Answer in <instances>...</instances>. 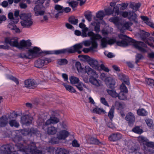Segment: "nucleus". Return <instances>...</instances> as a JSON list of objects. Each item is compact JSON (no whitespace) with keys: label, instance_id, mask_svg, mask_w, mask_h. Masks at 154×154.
Segmentation results:
<instances>
[{"label":"nucleus","instance_id":"nucleus-1","mask_svg":"<svg viewBox=\"0 0 154 154\" xmlns=\"http://www.w3.org/2000/svg\"><path fill=\"white\" fill-rule=\"evenodd\" d=\"M26 53H21L18 54V56L20 58L30 59L38 57L44 54H59L64 53H77L80 54L82 53L81 49H65L54 51H42L41 49H27Z\"/></svg>","mask_w":154,"mask_h":154},{"label":"nucleus","instance_id":"nucleus-2","mask_svg":"<svg viewBox=\"0 0 154 154\" xmlns=\"http://www.w3.org/2000/svg\"><path fill=\"white\" fill-rule=\"evenodd\" d=\"M118 36L119 38L122 39V41L117 40L116 37L110 38L108 40H107L105 37L103 38L101 40V46L103 48H105L108 45H111L116 43L118 46L121 47H125L128 45V42H132L133 45L136 47L138 46V45H139V42L136 41L132 38L126 35L120 34H119Z\"/></svg>","mask_w":154,"mask_h":154},{"label":"nucleus","instance_id":"nucleus-3","mask_svg":"<svg viewBox=\"0 0 154 154\" xmlns=\"http://www.w3.org/2000/svg\"><path fill=\"white\" fill-rule=\"evenodd\" d=\"M149 35L150 34L149 33L143 31V32L140 35V38L144 42H145L146 44H145L143 42L140 41H136L134 39V40L136 41L139 42V43H140V44L139 43V45H138V47H135L133 45V43L132 42H128V45L129 44H131L135 48H143V47H146V44H147L150 47H153V44L151 42L150 43L148 41L147 39V38L149 36Z\"/></svg>","mask_w":154,"mask_h":154},{"label":"nucleus","instance_id":"nucleus-4","mask_svg":"<svg viewBox=\"0 0 154 154\" xmlns=\"http://www.w3.org/2000/svg\"><path fill=\"white\" fill-rule=\"evenodd\" d=\"M83 45L85 47H88L91 45V47L89 48H97L98 44L95 40H86L81 43L76 44L69 48H82Z\"/></svg>","mask_w":154,"mask_h":154},{"label":"nucleus","instance_id":"nucleus-5","mask_svg":"<svg viewBox=\"0 0 154 154\" xmlns=\"http://www.w3.org/2000/svg\"><path fill=\"white\" fill-rule=\"evenodd\" d=\"M20 18L22 20L21 23L22 26L29 27L33 24V21L30 14L23 13L20 15Z\"/></svg>","mask_w":154,"mask_h":154},{"label":"nucleus","instance_id":"nucleus-6","mask_svg":"<svg viewBox=\"0 0 154 154\" xmlns=\"http://www.w3.org/2000/svg\"><path fill=\"white\" fill-rule=\"evenodd\" d=\"M5 43L8 44L11 46L19 48V43L18 38L17 37H6L5 38Z\"/></svg>","mask_w":154,"mask_h":154},{"label":"nucleus","instance_id":"nucleus-7","mask_svg":"<svg viewBox=\"0 0 154 154\" xmlns=\"http://www.w3.org/2000/svg\"><path fill=\"white\" fill-rule=\"evenodd\" d=\"M37 149L36 145L34 142H31L27 146H26L24 147L23 146H22L20 149V151L24 152L27 154H30L32 152Z\"/></svg>","mask_w":154,"mask_h":154},{"label":"nucleus","instance_id":"nucleus-8","mask_svg":"<svg viewBox=\"0 0 154 154\" xmlns=\"http://www.w3.org/2000/svg\"><path fill=\"white\" fill-rule=\"evenodd\" d=\"M15 151L14 146L11 144L2 146L0 149V154H10Z\"/></svg>","mask_w":154,"mask_h":154},{"label":"nucleus","instance_id":"nucleus-9","mask_svg":"<svg viewBox=\"0 0 154 154\" xmlns=\"http://www.w3.org/2000/svg\"><path fill=\"white\" fill-rule=\"evenodd\" d=\"M17 116V113L14 112L10 113L8 116V118L9 119V123L10 125L11 126H14L18 127L19 126V123L14 119H12L16 117Z\"/></svg>","mask_w":154,"mask_h":154},{"label":"nucleus","instance_id":"nucleus-10","mask_svg":"<svg viewBox=\"0 0 154 154\" xmlns=\"http://www.w3.org/2000/svg\"><path fill=\"white\" fill-rule=\"evenodd\" d=\"M51 61L50 58H45L44 59H38L35 63V66L38 68H41L45 65L47 64Z\"/></svg>","mask_w":154,"mask_h":154},{"label":"nucleus","instance_id":"nucleus-11","mask_svg":"<svg viewBox=\"0 0 154 154\" xmlns=\"http://www.w3.org/2000/svg\"><path fill=\"white\" fill-rule=\"evenodd\" d=\"M133 23L131 22L128 21L123 23H121L120 26H119V29L121 32H124L126 30H128L131 31V26H132Z\"/></svg>","mask_w":154,"mask_h":154},{"label":"nucleus","instance_id":"nucleus-12","mask_svg":"<svg viewBox=\"0 0 154 154\" xmlns=\"http://www.w3.org/2000/svg\"><path fill=\"white\" fill-rule=\"evenodd\" d=\"M59 122V119L58 118L54 116L50 117V118L44 123L43 128L44 129L46 126L55 124Z\"/></svg>","mask_w":154,"mask_h":154},{"label":"nucleus","instance_id":"nucleus-13","mask_svg":"<svg viewBox=\"0 0 154 154\" xmlns=\"http://www.w3.org/2000/svg\"><path fill=\"white\" fill-rule=\"evenodd\" d=\"M24 86L28 88H34L37 86V83L33 79H28L24 82Z\"/></svg>","mask_w":154,"mask_h":154},{"label":"nucleus","instance_id":"nucleus-14","mask_svg":"<svg viewBox=\"0 0 154 154\" xmlns=\"http://www.w3.org/2000/svg\"><path fill=\"white\" fill-rule=\"evenodd\" d=\"M33 119L29 115H24L21 117V122L23 124L28 125L32 123Z\"/></svg>","mask_w":154,"mask_h":154},{"label":"nucleus","instance_id":"nucleus-15","mask_svg":"<svg viewBox=\"0 0 154 154\" xmlns=\"http://www.w3.org/2000/svg\"><path fill=\"white\" fill-rule=\"evenodd\" d=\"M87 61L89 64L92 67L96 69H98L100 65L98 63V61L96 60L91 58L88 56H86Z\"/></svg>","mask_w":154,"mask_h":154},{"label":"nucleus","instance_id":"nucleus-16","mask_svg":"<svg viewBox=\"0 0 154 154\" xmlns=\"http://www.w3.org/2000/svg\"><path fill=\"white\" fill-rule=\"evenodd\" d=\"M105 82L107 86L111 88L114 87L116 84L115 79L111 77H106L105 80Z\"/></svg>","mask_w":154,"mask_h":154},{"label":"nucleus","instance_id":"nucleus-17","mask_svg":"<svg viewBox=\"0 0 154 154\" xmlns=\"http://www.w3.org/2000/svg\"><path fill=\"white\" fill-rule=\"evenodd\" d=\"M125 120L128 121L129 125L133 124L135 121V117L134 115L131 112L128 113L125 117Z\"/></svg>","mask_w":154,"mask_h":154},{"label":"nucleus","instance_id":"nucleus-18","mask_svg":"<svg viewBox=\"0 0 154 154\" xmlns=\"http://www.w3.org/2000/svg\"><path fill=\"white\" fill-rule=\"evenodd\" d=\"M69 133L67 131L64 130L58 132L57 134V138L59 140L65 139L69 135Z\"/></svg>","mask_w":154,"mask_h":154},{"label":"nucleus","instance_id":"nucleus-19","mask_svg":"<svg viewBox=\"0 0 154 154\" xmlns=\"http://www.w3.org/2000/svg\"><path fill=\"white\" fill-rule=\"evenodd\" d=\"M85 71L88 75H90L91 77H98V75L96 73L94 70H93L90 68L88 66H85Z\"/></svg>","mask_w":154,"mask_h":154},{"label":"nucleus","instance_id":"nucleus-20","mask_svg":"<svg viewBox=\"0 0 154 154\" xmlns=\"http://www.w3.org/2000/svg\"><path fill=\"white\" fill-rule=\"evenodd\" d=\"M31 45L32 43L30 40H22L19 42V47L20 46V48H22L23 47H29L31 46Z\"/></svg>","mask_w":154,"mask_h":154},{"label":"nucleus","instance_id":"nucleus-21","mask_svg":"<svg viewBox=\"0 0 154 154\" xmlns=\"http://www.w3.org/2000/svg\"><path fill=\"white\" fill-rule=\"evenodd\" d=\"M9 118L8 116H3L0 118V127H4L8 124Z\"/></svg>","mask_w":154,"mask_h":154},{"label":"nucleus","instance_id":"nucleus-22","mask_svg":"<svg viewBox=\"0 0 154 154\" xmlns=\"http://www.w3.org/2000/svg\"><path fill=\"white\" fill-rule=\"evenodd\" d=\"M129 153V154H142L140 151V148L135 146H134L130 148Z\"/></svg>","mask_w":154,"mask_h":154},{"label":"nucleus","instance_id":"nucleus-23","mask_svg":"<svg viewBox=\"0 0 154 154\" xmlns=\"http://www.w3.org/2000/svg\"><path fill=\"white\" fill-rule=\"evenodd\" d=\"M122 137V135L119 133H113L109 137L110 141H114L120 139Z\"/></svg>","mask_w":154,"mask_h":154},{"label":"nucleus","instance_id":"nucleus-24","mask_svg":"<svg viewBox=\"0 0 154 154\" xmlns=\"http://www.w3.org/2000/svg\"><path fill=\"white\" fill-rule=\"evenodd\" d=\"M57 128L54 126H51L48 127L47 132L48 135H54L57 133Z\"/></svg>","mask_w":154,"mask_h":154},{"label":"nucleus","instance_id":"nucleus-25","mask_svg":"<svg viewBox=\"0 0 154 154\" xmlns=\"http://www.w3.org/2000/svg\"><path fill=\"white\" fill-rule=\"evenodd\" d=\"M137 15L134 12L130 11L129 12V15L128 18L130 20L133 21L136 23H138L137 20Z\"/></svg>","mask_w":154,"mask_h":154},{"label":"nucleus","instance_id":"nucleus-26","mask_svg":"<svg viewBox=\"0 0 154 154\" xmlns=\"http://www.w3.org/2000/svg\"><path fill=\"white\" fill-rule=\"evenodd\" d=\"M104 12L103 11H100L96 13V16H95L94 17V20L97 21V18L100 20H102L104 17L105 16Z\"/></svg>","mask_w":154,"mask_h":154},{"label":"nucleus","instance_id":"nucleus-27","mask_svg":"<svg viewBox=\"0 0 154 154\" xmlns=\"http://www.w3.org/2000/svg\"><path fill=\"white\" fill-rule=\"evenodd\" d=\"M96 78L94 77H91L89 79V81L91 84L96 86L98 87L100 85V81L96 79L95 78Z\"/></svg>","mask_w":154,"mask_h":154},{"label":"nucleus","instance_id":"nucleus-28","mask_svg":"<svg viewBox=\"0 0 154 154\" xmlns=\"http://www.w3.org/2000/svg\"><path fill=\"white\" fill-rule=\"evenodd\" d=\"M109 21L113 23L119 29V26H120L121 23L119 22V17H113L110 18Z\"/></svg>","mask_w":154,"mask_h":154},{"label":"nucleus","instance_id":"nucleus-29","mask_svg":"<svg viewBox=\"0 0 154 154\" xmlns=\"http://www.w3.org/2000/svg\"><path fill=\"white\" fill-rule=\"evenodd\" d=\"M119 79L122 80L127 85H129V82L128 80V77L122 73H120L118 75Z\"/></svg>","mask_w":154,"mask_h":154},{"label":"nucleus","instance_id":"nucleus-30","mask_svg":"<svg viewBox=\"0 0 154 154\" xmlns=\"http://www.w3.org/2000/svg\"><path fill=\"white\" fill-rule=\"evenodd\" d=\"M141 5L140 3L132 2L130 5V7L133 11H136L138 10Z\"/></svg>","mask_w":154,"mask_h":154},{"label":"nucleus","instance_id":"nucleus-31","mask_svg":"<svg viewBox=\"0 0 154 154\" xmlns=\"http://www.w3.org/2000/svg\"><path fill=\"white\" fill-rule=\"evenodd\" d=\"M138 141L141 145H146L148 142L149 140L146 138L142 136L138 138Z\"/></svg>","mask_w":154,"mask_h":154},{"label":"nucleus","instance_id":"nucleus-32","mask_svg":"<svg viewBox=\"0 0 154 154\" xmlns=\"http://www.w3.org/2000/svg\"><path fill=\"white\" fill-rule=\"evenodd\" d=\"M114 109L115 107L114 106H112L110 108L108 114V116L111 121H112L114 116Z\"/></svg>","mask_w":154,"mask_h":154},{"label":"nucleus","instance_id":"nucleus-33","mask_svg":"<svg viewBox=\"0 0 154 154\" xmlns=\"http://www.w3.org/2000/svg\"><path fill=\"white\" fill-rule=\"evenodd\" d=\"M56 154H69V151L63 148H57L56 151Z\"/></svg>","mask_w":154,"mask_h":154},{"label":"nucleus","instance_id":"nucleus-34","mask_svg":"<svg viewBox=\"0 0 154 154\" xmlns=\"http://www.w3.org/2000/svg\"><path fill=\"white\" fill-rule=\"evenodd\" d=\"M86 19L89 22L92 20V13L90 11H85L84 14Z\"/></svg>","mask_w":154,"mask_h":154},{"label":"nucleus","instance_id":"nucleus-35","mask_svg":"<svg viewBox=\"0 0 154 154\" xmlns=\"http://www.w3.org/2000/svg\"><path fill=\"white\" fill-rule=\"evenodd\" d=\"M89 141V143L91 144L99 145L101 143L98 139L93 137H90Z\"/></svg>","mask_w":154,"mask_h":154},{"label":"nucleus","instance_id":"nucleus-36","mask_svg":"<svg viewBox=\"0 0 154 154\" xmlns=\"http://www.w3.org/2000/svg\"><path fill=\"white\" fill-rule=\"evenodd\" d=\"M63 85L65 87L67 91L73 93H75L76 92V91L72 86L66 85L65 83H63Z\"/></svg>","mask_w":154,"mask_h":154},{"label":"nucleus","instance_id":"nucleus-37","mask_svg":"<svg viewBox=\"0 0 154 154\" xmlns=\"http://www.w3.org/2000/svg\"><path fill=\"white\" fill-rule=\"evenodd\" d=\"M106 91L108 94L112 97L116 98L117 97L118 94L114 90L107 89Z\"/></svg>","mask_w":154,"mask_h":154},{"label":"nucleus","instance_id":"nucleus-38","mask_svg":"<svg viewBox=\"0 0 154 154\" xmlns=\"http://www.w3.org/2000/svg\"><path fill=\"white\" fill-rule=\"evenodd\" d=\"M93 112L99 114H100L102 112L104 114H105L106 113L103 109L98 108H96L94 109L93 110Z\"/></svg>","mask_w":154,"mask_h":154},{"label":"nucleus","instance_id":"nucleus-39","mask_svg":"<svg viewBox=\"0 0 154 154\" xmlns=\"http://www.w3.org/2000/svg\"><path fill=\"white\" fill-rule=\"evenodd\" d=\"M69 22L71 24L74 25H76L78 22V20L76 19L73 16L70 17L69 19Z\"/></svg>","mask_w":154,"mask_h":154},{"label":"nucleus","instance_id":"nucleus-40","mask_svg":"<svg viewBox=\"0 0 154 154\" xmlns=\"http://www.w3.org/2000/svg\"><path fill=\"white\" fill-rule=\"evenodd\" d=\"M112 11L113 14L115 16L120 15L121 12V11H119V8L118 5L114 7Z\"/></svg>","mask_w":154,"mask_h":154},{"label":"nucleus","instance_id":"nucleus-41","mask_svg":"<svg viewBox=\"0 0 154 154\" xmlns=\"http://www.w3.org/2000/svg\"><path fill=\"white\" fill-rule=\"evenodd\" d=\"M146 82L147 84L151 87L152 88L154 87V80L150 78H147L146 80Z\"/></svg>","mask_w":154,"mask_h":154},{"label":"nucleus","instance_id":"nucleus-42","mask_svg":"<svg viewBox=\"0 0 154 154\" xmlns=\"http://www.w3.org/2000/svg\"><path fill=\"white\" fill-rule=\"evenodd\" d=\"M124 104L123 103H122L118 101H116L115 102V106L117 107L118 109H122L124 107Z\"/></svg>","mask_w":154,"mask_h":154},{"label":"nucleus","instance_id":"nucleus-43","mask_svg":"<svg viewBox=\"0 0 154 154\" xmlns=\"http://www.w3.org/2000/svg\"><path fill=\"white\" fill-rule=\"evenodd\" d=\"M19 11H16L14 13V17L15 19H14L13 22L15 23H17L19 21L18 17L19 16Z\"/></svg>","mask_w":154,"mask_h":154},{"label":"nucleus","instance_id":"nucleus-44","mask_svg":"<svg viewBox=\"0 0 154 154\" xmlns=\"http://www.w3.org/2000/svg\"><path fill=\"white\" fill-rule=\"evenodd\" d=\"M117 97L119 99L121 100H125L127 99L126 95L123 92L121 91L119 94H118Z\"/></svg>","mask_w":154,"mask_h":154},{"label":"nucleus","instance_id":"nucleus-45","mask_svg":"<svg viewBox=\"0 0 154 154\" xmlns=\"http://www.w3.org/2000/svg\"><path fill=\"white\" fill-rule=\"evenodd\" d=\"M70 83L72 84H75L78 83L79 79L73 76H71L70 78Z\"/></svg>","mask_w":154,"mask_h":154},{"label":"nucleus","instance_id":"nucleus-46","mask_svg":"<svg viewBox=\"0 0 154 154\" xmlns=\"http://www.w3.org/2000/svg\"><path fill=\"white\" fill-rule=\"evenodd\" d=\"M137 113L139 115L145 116L146 115L147 112L143 109H139L137 110Z\"/></svg>","mask_w":154,"mask_h":154},{"label":"nucleus","instance_id":"nucleus-47","mask_svg":"<svg viewBox=\"0 0 154 154\" xmlns=\"http://www.w3.org/2000/svg\"><path fill=\"white\" fill-rule=\"evenodd\" d=\"M68 63L67 60L65 59H60L57 61V63L60 65H63L66 64Z\"/></svg>","mask_w":154,"mask_h":154},{"label":"nucleus","instance_id":"nucleus-48","mask_svg":"<svg viewBox=\"0 0 154 154\" xmlns=\"http://www.w3.org/2000/svg\"><path fill=\"white\" fill-rule=\"evenodd\" d=\"M7 78L15 82L17 85L19 84V82L18 79L17 78L11 75L8 76Z\"/></svg>","mask_w":154,"mask_h":154},{"label":"nucleus","instance_id":"nucleus-49","mask_svg":"<svg viewBox=\"0 0 154 154\" xmlns=\"http://www.w3.org/2000/svg\"><path fill=\"white\" fill-rule=\"evenodd\" d=\"M132 131L134 132L139 134H140L142 133V130L140 129L139 127H135L133 128Z\"/></svg>","mask_w":154,"mask_h":154},{"label":"nucleus","instance_id":"nucleus-50","mask_svg":"<svg viewBox=\"0 0 154 154\" xmlns=\"http://www.w3.org/2000/svg\"><path fill=\"white\" fill-rule=\"evenodd\" d=\"M82 50L85 53H88L89 52L94 53L97 51L96 50V49H83Z\"/></svg>","mask_w":154,"mask_h":154},{"label":"nucleus","instance_id":"nucleus-51","mask_svg":"<svg viewBox=\"0 0 154 154\" xmlns=\"http://www.w3.org/2000/svg\"><path fill=\"white\" fill-rule=\"evenodd\" d=\"M100 22L96 23L94 27V30L97 33L99 32L100 31Z\"/></svg>","mask_w":154,"mask_h":154},{"label":"nucleus","instance_id":"nucleus-52","mask_svg":"<svg viewBox=\"0 0 154 154\" xmlns=\"http://www.w3.org/2000/svg\"><path fill=\"white\" fill-rule=\"evenodd\" d=\"M54 9L59 11V13H63V7L59 5H56L54 6Z\"/></svg>","mask_w":154,"mask_h":154},{"label":"nucleus","instance_id":"nucleus-53","mask_svg":"<svg viewBox=\"0 0 154 154\" xmlns=\"http://www.w3.org/2000/svg\"><path fill=\"white\" fill-rule=\"evenodd\" d=\"M69 5L72 8H75L77 7L78 5V3L74 1H72L68 2Z\"/></svg>","mask_w":154,"mask_h":154},{"label":"nucleus","instance_id":"nucleus-54","mask_svg":"<svg viewBox=\"0 0 154 154\" xmlns=\"http://www.w3.org/2000/svg\"><path fill=\"white\" fill-rule=\"evenodd\" d=\"M88 30V28L87 27H85L82 29L81 35L83 38L86 37L87 36V34L86 32Z\"/></svg>","mask_w":154,"mask_h":154},{"label":"nucleus","instance_id":"nucleus-55","mask_svg":"<svg viewBox=\"0 0 154 154\" xmlns=\"http://www.w3.org/2000/svg\"><path fill=\"white\" fill-rule=\"evenodd\" d=\"M120 88L121 90V92H125L126 93H128L127 88L123 83H122L121 85Z\"/></svg>","mask_w":154,"mask_h":154},{"label":"nucleus","instance_id":"nucleus-56","mask_svg":"<svg viewBox=\"0 0 154 154\" xmlns=\"http://www.w3.org/2000/svg\"><path fill=\"white\" fill-rule=\"evenodd\" d=\"M105 11L106 15H110L113 14V12L112 8H108L105 9Z\"/></svg>","mask_w":154,"mask_h":154},{"label":"nucleus","instance_id":"nucleus-57","mask_svg":"<svg viewBox=\"0 0 154 154\" xmlns=\"http://www.w3.org/2000/svg\"><path fill=\"white\" fill-rule=\"evenodd\" d=\"M83 86H84V84L82 82H79L77 85H75L77 88L80 91L83 90Z\"/></svg>","mask_w":154,"mask_h":154},{"label":"nucleus","instance_id":"nucleus-58","mask_svg":"<svg viewBox=\"0 0 154 154\" xmlns=\"http://www.w3.org/2000/svg\"><path fill=\"white\" fill-rule=\"evenodd\" d=\"M146 122L148 126L150 127H152L153 125L152 121L149 119H146Z\"/></svg>","mask_w":154,"mask_h":154},{"label":"nucleus","instance_id":"nucleus-59","mask_svg":"<svg viewBox=\"0 0 154 154\" xmlns=\"http://www.w3.org/2000/svg\"><path fill=\"white\" fill-rule=\"evenodd\" d=\"M15 23L14 22V23H12V22L10 23L8 25V27L11 30H13L14 29L16 25H15Z\"/></svg>","mask_w":154,"mask_h":154},{"label":"nucleus","instance_id":"nucleus-60","mask_svg":"<svg viewBox=\"0 0 154 154\" xmlns=\"http://www.w3.org/2000/svg\"><path fill=\"white\" fill-rule=\"evenodd\" d=\"M49 16V14H44L43 16V19L41 20V22H47L48 20Z\"/></svg>","mask_w":154,"mask_h":154},{"label":"nucleus","instance_id":"nucleus-61","mask_svg":"<svg viewBox=\"0 0 154 154\" xmlns=\"http://www.w3.org/2000/svg\"><path fill=\"white\" fill-rule=\"evenodd\" d=\"M120 15L124 18H126L129 15V12L127 11H121Z\"/></svg>","mask_w":154,"mask_h":154},{"label":"nucleus","instance_id":"nucleus-62","mask_svg":"<svg viewBox=\"0 0 154 154\" xmlns=\"http://www.w3.org/2000/svg\"><path fill=\"white\" fill-rule=\"evenodd\" d=\"M75 65L78 72L81 71L82 67L80 63L79 62H76Z\"/></svg>","mask_w":154,"mask_h":154},{"label":"nucleus","instance_id":"nucleus-63","mask_svg":"<svg viewBox=\"0 0 154 154\" xmlns=\"http://www.w3.org/2000/svg\"><path fill=\"white\" fill-rule=\"evenodd\" d=\"M102 36L99 34H95L94 37L93 38V40H99L102 38Z\"/></svg>","mask_w":154,"mask_h":154},{"label":"nucleus","instance_id":"nucleus-64","mask_svg":"<svg viewBox=\"0 0 154 154\" xmlns=\"http://www.w3.org/2000/svg\"><path fill=\"white\" fill-rule=\"evenodd\" d=\"M60 124L62 128L66 129H67V125L66 123L65 122L63 121L61 122Z\"/></svg>","mask_w":154,"mask_h":154}]
</instances>
